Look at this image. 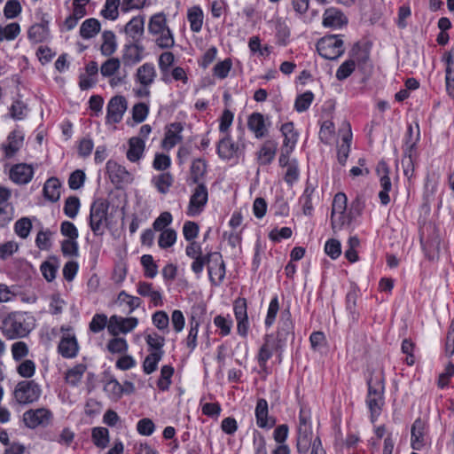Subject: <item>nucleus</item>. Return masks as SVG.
Segmentation results:
<instances>
[{"label": "nucleus", "instance_id": "obj_31", "mask_svg": "<svg viewBox=\"0 0 454 454\" xmlns=\"http://www.w3.org/2000/svg\"><path fill=\"white\" fill-rule=\"evenodd\" d=\"M417 138L412 141V143L409 145V150L404 151V156L402 160V164L403 167V173L406 176H411L414 170V165H413V156L415 153L416 145L417 142L419 140V125L417 124Z\"/></svg>", "mask_w": 454, "mask_h": 454}, {"label": "nucleus", "instance_id": "obj_53", "mask_svg": "<svg viewBox=\"0 0 454 454\" xmlns=\"http://www.w3.org/2000/svg\"><path fill=\"white\" fill-rule=\"evenodd\" d=\"M153 325L163 333L168 332L169 318L168 314L163 310H158L152 316Z\"/></svg>", "mask_w": 454, "mask_h": 454}, {"label": "nucleus", "instance_id": "obj_32", "mask_svg": "<svg viewBox=\"0 0 454 454\" xmlns=\"http://www.w3.org/2000/svg\"><path fill=\"white\" fill-rule=\"evenodd\" d=\"M50 35L48 23H36L32 25L27 32L28 39L35 43H42L45 41Z\"/></svg>", "mask_w": 454, "mask_h": 454}, {"label": "nucleus", "instance_id": "obj_9", "mask_svg": "<svg viewBox=\"0 0 454 454\" xmlns=\"http://www.w3.org/2000/svg\"><path fill=\"white\" fill-rule=\"evenodd\" d=\"M52 419V412L47 408L30 409L23 413V421L27 427L34 429L46 427Z\"/></svg>", "mask_w": 454, "mask_h": 454}, {"label": "nucleus", "instance_id": "obj_6", "mask_svg": "<svg viewBox=\"0 0 454 454\" xmlns=\"http://www.w3.org/2000/svg\"><path fill=\"white\" fill-rule=\"evenodd\" d=\"M41 394V387L35 380L20 381L13 392L14 399L20 404L35 403L40 398Z\"/></svg>", "mask_w": 454, "mask_h": 454}, {"label": "nucleus", "instance_id": "obj_61", "mask_svg": "<svg viewBox=\"0 0 454 454\" xmlns=\"http://www.w3.org/2000/svg\"><path fill=\"white\" fill-rule=\"evenodd\" d=\"M109 319L105 314H95L89 325L90 330L98 333L103 331L108 325Z\"/></svg>", "mask_w": 454, "mask_h": 454}, {"label": "nucleus", "instance_id": "obj_41", "mask_svg": "<svg viewBox=\"0 0 454 454\" xmlns=\"http://www.w3.org/2000/svg\"><path fill=\"white\" fill-rule=\"evenodd\" d=\"M164 352L149 354L145 356L143 363V371L145 374H151L157 370L159 362L162 359Z\"/></svg>", "mask_w": 454, "mask_h": 454}, {"label": "nucleus", "instance_id": "obj_46", "mask_svg": "<svg viewBox=\"0 0 454 454\" xmlns=\"http://www.w3.org/2000/svg\"><path fill=\"white\" fill-rule=\"evenodd\" d=\"M91 436L93 443L98 448L104 449L109 442V432L106 427H94Z\"/></svg>", "mask_w": 454, "mask_h": 454}, {"label": "nucleus", "instance_id": "obj_40", "mask_svg": "<svg viewBox=\"0 0 454 454\" xmlns=\"http://www.w3.org/2000/svg\"><path fill=\"white\" fill-rule=\"evenodd\" d=\"M152 182L159 192L165 194L168 192L169 187L172 185L173 176L170 173L165 172L157 176H154Z\"/></svg>", "mask_w": 454, "mask_h": 454}, {"label": "nucleus", "instance_id": "obj_63", "mask_svg": "<svg viewBox=\"0 0 454 454\" xmlns=\"http://www.w3.org/2000/svg\"><path fill=\"white\" fill-rule=\"evenodd\" d=\"M347 201L348 199L345 193H336L333 200L332 215L345 214L347 208Z\"/></svg>", "mask_w": 454, "mask_h": 454}, {"label": "nucleus", "instance_id": "obj_16", "mask_svg": "<svg viewBox=\"0 0 454 454\" xmlns=\"http://www.w3.org/2000/svg\"><path fill=\"white\" fill-rule=\"evenodd\" d=\"M254 415L260 428L270 429L276 425V419L269 416L268 402L263 398L257 400Z\"/></svg>", "mask_w": 454, "mask_h": 454}, {"label": "nucleus", "instance_id": "obj_8", "mask_svg": "<svg viewBox=\"0 0 454 454\" xmlns=\"http://www.w3.org/2000/svg\"><path fill=\"white\" fill-rule=\"evenodd\" d=\"M208 200V191L204 184H199L191 195L186 215L192 217L200 215Z\"/></svg>", "mask_w": 454, "mask_h": 454}, {"label": "nucleus", "instance_id": "obj_4", "mask_svg": "<svg viewBox=\"0 0 454 454\" xmlns=\"http://www.w3.org/2000/svg\"><path fill=\"white\" fill-rule=\"evenodd\" d=\"M109 203L98 199L92 202L90 210V227L95 236L104 235L108 226Z\"/></svg>", "mask_w": 454, "mask_h": 454}, {"label": "nucleus", "instance_id": "obj_59", "mask_svg": "<svg viewBox=\"0 0 454 454\" xmlns=\"http://www.w3.org/2000/svg\"><path fill=\"white\" fill-rule=\"evenodd\" d=\"M300 176L299 165L296 159H292L290 165L286 167V175L284 180L289 185H293Z\"/></svg>", "mask_w": 454, "mask_h": 454}, {"label": "nucleus", "instance_id": "obj_7", "mask_svg": "<svg viewBox=\"0 0 454 454\" xmlns=\"http://www.w3.org/2000/svg\"><path fill=\"white\" fill-rule=\"evenodd\" d=\"M207 265L211 285L221 286L226 274V267L222 254L218 252L208 253Z\"/></svg>", "mask_w": 454, "mask_h": 454}, {"label": "nucleus", "instance_id": "obj_26", "mask_svg": "<svg viewBox=\"0 0 454 454\" xmlns=\"http://www.w3.org/2000/svg\"><path fill=\"white\" fill-rule=\"evenodd\" d=\"M145 148V140L138 137H132L129 140L127 159L131 162H137L144 155Z\"/></svg>", "mask_w": 454, "mask_h": 454}, {"label": "nucleus", "instance_id": "obj_5", "mask_svg": "<svg viewBox=\"0 0 454 454\" xmlns=\"http://www.w3.org/2000/svg\"><path fill=\"white\" fill-rule=\"evenodd\" d=\"M318 54L330 60L339 59L345 51L344 42L340 35H329L322 37L317 43Z\"/></svg>", "mask_w": 454, "mask_h": 454}, {"label": "nucleus", "instance_id": "obj_29", "mask_svg": "<svg viewBox=\"0 0 454 454\" xmlns=\"http://www.w3.org/2000/svg\"><path fill=\"white\" fill-rule=\"evenodd\" d=\"M137 292L141 296L149 297L153 306L162 305V295L159 291L153 290L152 283L140 281L137 284Z\"/></svg>", "mask_w": 454, "mask_h": 454}, {"label": "nucleus", "instance_id": "obj_1", "mask_svg": "<svg viewBox=\"0 0 454 454\" xmlns=\"http://www.w3.org/2000/svg\"><path fill=\"white\" fill-rule=\"evenodd\" d=\"M35 327L34 316L27 312L15 311L3 319L1 330L6 339L15 340L27 337Z\"/></svg>", "mask_w": 454, "mask_h": 454}, {"label": "nucleus", "instance_id": "obj_21", "mask_svg": "<svg viewBox=\"0 0 454 454\" xmlns=\"http://www.w3.org/2000/svg\"><path fill=\"white\" fill-rule=\"evenodd\" d=\"M145 47L141 42H129L124 46L122 60L126 65H134L140 62L144 57Z\"/></svg>", "mask_w": 454, "mask_h": 454}, {"label": "nucleus", "instance_id": "obj_34", "mask_svg": "<svg viewBox=\"0 0 454 454\" xmlns=\"http://www.w3.org/2000/svg\"><path fill=\"white\" fill-rule=\"evenodd\" d=\"M100 22L94 18L85 20L80 27V35L83 39L95 37L100 31Z\"/></svg>", "mask_w": 454, "mask_h": 454}, {"label": "nucleus", "instance_id": "obj_27", "mask_svg": "<svg viewBox=\"0 0 454 454\" xmlns=\"http://www.w3.org/2000/svg\"><path fill=\"white\" fill-rule=\"evenodd\" d=\"M278 149V143L274 140L265 141L259 152L257 153V159L261 165L270 164L276 155Z\"/></svg>", "mask_w": 454, "mask_h": 454}, {"label": "nucleus", "instance_id": "obj_48", "mask_svg": "<svg viewBox=\"0 0 454 454\" xmlns=\"http://www.w3.org/2000/svg\"><path fill=\"white\" fill-rule=\"evenodd\" d=\"M286 315L287 317L286 319L282 317L280 322V326L277 334L278 341H285L288 339V337H294L293 324L290 320V313L287 311Z\"/></svg>", "mask_w": 454, "mask_h": 454}, {"label": "nucleus", "instance_id": "obj_38", "mask_svg": "<svg viewBox=\"0 0 454 454\" xmlns=\"http://www.w3.org/2000/svg\"><path fill=\"white\" fill-rule=\"evenodd\" d=\"M347 125L348 128V133L343 136L342 143L340 145H339L338 152H337L338 161L342 166L345 165V163L348 160V154L350 152V144H351V139H352V134L350 132V126L348 123Z\"/></svg>", "mask_w": 454, "mask_h": 454}, {"label": "nucleus", "instance_id": "obj_56", "mask_svg": "<svg viewBox=\"0 0 454 454\" xmlns=\"http://www.w3.org/2000/svg\"><path fill=\"white\" fill-rule=\"evenodd\" d=\"M314 99V94L311 91H306L299 95L294 102V108L297 112L302 113L309 109Z\"/></svg>", "mask_w": 454, "mask_h": 454}, {"label": "nucleus", "instance_id": "obj_23", "mask_svg": "<svg viewBox=\"0 0 454 454\" xmlns=\"http://www.w3.org/2000/svg\"><path fill=\"white\" fill-rule=\"evenodd\" d=\"M33 176V168L25 163L14 165L10 171V178L19 184H26L29 183Z\"/></svg>", "mask_w": 454, "mask_h": 454}, {"label": "nucleus", "instance_id": "obj_25", "mask_svg": "<svg viewBox=\"0 0 454 454\" xmlns=\"http://www.w3.org/2000/svg\"><path fill=\"white\" fill-rule=\"evenodd\" d=\"M445 62V84L446 91L450 97L454 98V55L452 51L445 53L442 58Z\"/></svg>", "mask_w": 454, "mask_h": 454}, {"label": "nucleus", "instance_id": "obj_20", "mask_svg": "<svg viewBox=\"0 0 454 454\" xmlns=\"http://www.w3.org/2000/svg\"><path fill=\"white\" fill-rule=\"evenodd\" d=\"M347 23V17L339 9L331 7L325 11L322 21L324 27L337 29Z\"/></svg>", "mask_w": 454, "mask_h": 454}, {"label": "nucleus", "instance_id": "obj_18", "mask_svg": "<svg viewBox=\"0 0 454 454\" xmlns=\"http://www.w3.org/2000/svg\"><path fill=\"white\" fill-rule=\"evenodd\" d=\"M242 153V149L235 144L229 134H226L217 145V153L223 160H231Z\"/></svg>", "mask_w": 454, "mask_h": 454}, {"label": "nucleus", "instance_id": "obj_57", "mask_svg": "<svg viewBox=\"0 0 454 454\" xmlns=\"http://www.w3.org/2000/svg\"><path fill=\"white\" fill-rule=\"evenodd\" d=\"M32 223L29 218L22 217L14 224L15 233L21 239H27L31 231Z\"/></svg>", "mask_w": 454, "mask_h": 454}, {"label": "nucleus", "instance_id": "obj_24", "mask_svg": "<svg viewBox=\"0 0 454 454\" xmlns=\"http://www.w3.org/2000/svg\"><path fill=\"white\" fill-rule=\"evenodd\" d=\"M247 127L256 138H262L268 134V127L261 113L254 112L248 116Z\"/></svg>", "mask_w": 454, "mask_h": 454}, {"label": "nucleus", "instance_id": "obj_36", "mask_svg": "<svg viewBox=\"0 0 454 454\" xmlns=\"http://www.w3.org/2000/svg\"><path fill=\"white\" fill-rule=\"evenodd\" d=\"M203 12L202 9L198 6H192L188 10L187 20L190 23L191 30L195 33H199L203 25Z\"/></svg>", "mask_w": 454, "mask_h": 454}, {"label": "nucleus", "instance_id": "obj_28", "mask_svg": "<svg viewBox=\"0 0 454 454\" xmlns=\"http://www.w3.org/2000/svg\"><path fill=\"white\" fill-rule=\"evenodd\" d=\"M78 343L74 336H63L59 344V352L63 357L73 358L78 353Z\"/></svg>", "mask_w": 454, "mask_h": 454}, {"label": "nucleus", "instance_id": "obj_14", "mask_svg": "<svg viewBox=\"0 0 454 454\" xmlns=\"http://www.w3.org/2000/svg\"><path fill=\"white\" fill-rule=\"evenodd\" d=\"M106 171L111 182L115 185L130 184L133 181L132 175L126 169V168L114 160L107 161Z\"/></svg>", "mask_w": 454, "mask_h": 454}, {"label": "nucleus", "instance_id": "obj_2", "mask_svg": "<svg viewBox=\"0 0 454 454\" xmlns=\"http://www.w3.org/2000/svg\"><path fill=\"white\" fill-rule=\"evenodd\" d=\"M385 378L382 370L373 371L367 379L368 392L366 405L371 413V421L374 423L384 405Z\"/></svg>", "mask_w": 454, "mask_h": 454}, {"label": "nucleus", "instance_id": "obj_15", "mask_svg": "<svg viewBox=\"0 0 454 454\" xmlns=\"http://www.w3.org/2000/svg\"><path fill=\"white\" fill-rule=\"evenodd\" d=\"M145 16L133 17L124 27L128 42H141L145 33Z\"/></svg>", "mask_w": 454, "mask_h": 454}, {"label": "nucleus", "instance_id": "obj_22", "mask_svg": "<svg viewBox=\"0 0 454 454\" xmlns=\"http://www.w3.org/2000/svg\"><path fill=\"white\" fill-rule=\"evenodd\" d=\"M157 76L155 67L153 63H144L135 74V82L141 86H151Z\"/></svg>", "mask_w": 454, "mask_h": 454}, {"label": "nucleus", "instance_id": "obj_51", "mask_svg": "<svg viewBox=\"0 0 454 454\" xmlns=\"http://www.w3.org/2000/svg\"><path fill=\"white\" fill-rule=\"evenodd\" d=\"M117 300L121 304L124 303L129 307L128 314H131L136 309L140 307L142 303L139 297L129 295L125 291H121L118 294Z\"/></svg>", "mask_w": 454, "mask_h": 454}, {"label": "nucleus", "instance_id": "obj_42", "mask_svg": "<svg viewBox=\"0 0 454 454\" xmlns=\"http://www.w3.org/2000/svg\"><path fill=\"white\" fill-rule=\"evenodd\" d=\"M174 374V368L171 365H163L160 369V376L157 380V387L161 391L168 390L171 385V378Z\"/></svg>", "mask_w": 454, "mask_h": 454}, {"label": "nucleus", "instance_id": "obj_58", "mask_svg": "<svg viewBox=\"0 0 454 454\" xmlns=\"http://www.w3.org/2000/svg\"><path fill=\"white\" fill-rule=\"evenodd\" d=\"M176 241V232L173 229H165L159 237L158 244L161 248H168Z\"/></svg>", "mask_w": 454, "mask_h": 454}, {"label": "nucleus", "instance_id": "obj_47", "mask_svg": "<svg viewBox=\"0 0 454 454\" xmlns=\"http://www.w3.org/2000/svg\"><path fill=\"white\" fill-rule=\"evenodd\" d=\"M106 348L112 354H124L128 351L129 344L124 338L114 336L109 340Z\"/></svg>", "mask_w": 454, "mask_h": 454}, {"label": "nucleus", "instance_id": "obj_50", "mask_svg": "<svg viewBox=\"0 0 454 454\" xmlns=\"http://www.w3.org/2000/svg\"><path fill=\"white\" fill-rule=\"evenodd\" d=\"M80 200L76 196H69L66 199L64 204V214L69 218H75L80 209Z\"/></svg>", "mask_w": 454, "mask_h": 454}, {"label": "nucleus", "instance_id": "obj_30", "mask_svg": "<svg viewBox=\"0 0 454 454\" xmlns=\"http://www.w3.org/2000/svg\"><path fill=\"white\" fill-rule=\"evenodd\" d=\"M280 131L284 137L282 149L294 151L298 140V134L294 131L293 122H286L281 126Z\"/></svg>", "mask_w": 454, "mask_h": 454}, {"label": "nucleus", "instance_id": "obj_17", "mask_svg": "<svg viewBox=\"0 0 454 454\" xmlns=\"http://www.w3.org/2000/svg\"><path fill=\"white\" fill-rule=\"evenodd\" d=\"M310 432L308 427V418L301 409L299 414V427H298V438H297V450L298 452H306L310 445L311 439L309 437Z\"/></svg>", "mask_w": 454, "mask_h": 454}, {"label": "nucleus", "instance_id": "obj_11", "mask_svg": "<svg viewBox=\"0 0 454 454\" xmlns=\"http://www.w3.org/2000/svg\"><path fill=\"white\" fill-rule=\"evenodd\" d=\"M128 103L123 96L113 97L108 104L106 109V122L107 123H119L127 110Z\"/></svg>", "mask_w": 454, "mask_h": 454}, {"label": "nucleus", "instance_id": "obj_60", "mask_svg": "<svg viewBox=\"0 0 454 454\" xmlns=\"http://www.w3.org/2000/svg\"><path fill=\"white\" fill-rule=\"evenodd\" d=\"M120 0H106L101 15L108 20H114L118 18V6Z\"/></svg>", "mask_w": 454, "mask_h": 454}, {"label": "nucleus", "instance_id": "obj_12", "mask_svg": "<svg viewBox=\"0 0 454 454\" xmlns=\"http://www.w3.org/2000/svg\"><path fill=\"white\" fill-rule=\"evenodd\" d=\"M376 171L380 176V184L381 190L379 192L380 203L387 206L390 202L388 192L391 191L392 184L388 176L389 168L385 161H380L377 165Z\"/></svg>", "mask_w": 454, "mask_h": 454}, {"label": "nucleus", "instance_id": "obj_49", "mask_svg": "<svg viewBox=\"0 0 454 454\" xmlns=\"http://www.w3.org/2000/svg\"><path fill=\"white\" fill-rule=\"evenodd\" d=\"M207 171L206 161L202 159H196L191 166V178L193 183L197 184L204 176Z\"/></svg>", "mask_w": 454, "mask_h": 454}, {"label": "nucleus", "instance_id": "obj_54", "mask_svg": "<svg viewBox=\"0 0 454 454\" xmlns=\"http://www.w3.org/2000/svg\"><path fill=\"white\" fill-rule=\"evenodd\" d=\"M141 264L145 270V276L148 278H153L158 274V266L151 254H144L141 257Z\"/></svg>", "mask_w": 454, "mask_h": 454}, {"label": "nucleus", "instance_id": "obj_13", "mask_svg": "<svg viewBox=\"0 0 454 454\" xmlns=\"http://www.w3.org/2000/svg\"><path fill=\"white\" fill-rule=\"evenodd\" d=\"M427 443V427L420 419H417L411 430V446L413 450H421Z\"/></svg>", "mask_w": 454, "mask_h": 454}, {"label": "nucleus", "instance_id": "obj_44", "mask_svg": "<svg viewBox=\"0 0 454 454\" xmlns=\"http://www.w3.org/2000/svg\"><path fill=\"white\" fill-rule=\"evenodd\" d=\"M20 33V26L17 22H12L5 27L0 25V43L6 40H14Z\"/></svg>", "mask_w": 454, "mask_h": 454}, {"label": "nucleus", "instance_id": "obj_3", "mask_svg": "<svg viewBox=\"0 0 454 454\" xmlns=\"http://www.w3.org/2000/svg\"><path fill=\"white\" fill-rule=\"evenodd\" d=\"M148 32L155 37V43L160 48L170 49L174 46V35L168 26L164 12H158L151 16L148 22Z\"/></svg>", "mask_w": 454, "mask_h": 454}, {"label": "nucleus", "instance_id": "obj_55", "mask_svg": "<svg viewBox=\"0 0 454 454\" xmlns=\"http://www.w3.org/2000/svg\"><path fill=\"white\" fill-rule=\"evenodd\" d=\"M121 67V61L117 58H110L100 67V73L105 77L114 75Z\"/></svg>", "mask_w": 454, "mask_h": 454}, {"label": "nucleus", "instance_id": "obj_35", "mask_svg": "<svg viewBox=\"0 0 454 454\" xmlns=\"http://www.w3.org/2000/svg\"><path fill=\"white\" fill-rule=\"evenodd\" d=\"M102 44L100 51L102 55L109 57L113 55L117 49L116 36L114 32L106 30L102 33Z\"/></svg>", "mask_w": 454, "mask_h": 454}, {"label": "nucleus", "instance_id": "obj_62", "mask_svg": "<svg viewBox=\"0 0 454 454\" xmlns=\"http://www.w3.org/2000/svg\"><path fill=\"white\" fill-rule=\"evenodd\" d=\"M11 351L13 360L21 361L28 355L29 348L26 342L20 340L12 345Z\"/></svg>", "mask_w": 454, "mask_h": 454}, {"label": "nucleus", "instance_id": "obj_19", "mask_svg": "<svg viewBox=\"0 0 454 454\" xmlns=\"http://www.w3.org/2000/svg\"><path fill=\"white\" fill-rule=\"evenodd\" d=\"M184 127L180 122L170 123L167 127L165 137L162 140V147L165 150H170L175 147L183 139L182 131Z\"/></svg>", "mask_w": 454, "mask_h": 454}, {"label": "nucleus", "instance_id": "obj_43", "mask_svg": "<svg viewBox=\"0 0 454 454\" xmlns=\"http://www.w3.org/2000/svg\"><path fill=\"white\" fill-rule=\"evenodd\" d=\"M104 390L114 401L120 400L123 395L122 385L116 379L109 380L105 384Z\"/></svg>", "mask_w": 454, "mask_h": 454}, {"label": "nucleus", "instance_id": "obj_52", "mask_svg": "<svg viewBox=\"0 0 454 454\" xmlns=\"http://www.w3.org/2000/svg\"><path fill=\"white\" fill-rule=\"evenodd\" d=\"M175 60L174 54L170 51H165L159 57V67L163 73L162 80L168 82V78L166 76L169 67L173 65Z\"/></svg>", "mask_w": 454, "mask_h": 454}, {"label": "nucleus", "instance_id": "obj_45", "mask_svg": "<svg viewBox=\"0 0 454 454\" xmlns=\"http://www.w3.org/2000/svg\"><path fill=\"white\" fill-rule=\"evenodd\" d=\"M85 371L86 366L82 364H79L69 369L65 377L67 383L76 386L81 381Z\"/></svg>", "mask_w": 454, "mask_h": 454}, {"label": "nucleus", "instance_id": "obj_33", "mask_svg": "<svg viewBox=\"0 0 454 454\" xmlns=\"http://www.w3.org/2000/svg\"><path fill=\"white\" fill-rule=\"evenodd\" d=\"M60 181L57 177L49 178L43 186L45 199L51 202H57L60 198Z\"/></svg>", "mask_w": 454, "mask_h": 454}, {"label": "nucleus", "instance_id": "obj_39", "mask_svg": "<svg viewBox=\"0 0 454 454\" xmlns=\"http://www.w3.org/2000/svg\"><path fill=\"white\" fill-rule=\"evenodd\" d=\"M145 342L148 346L149 352L157 353L164 352L165 338L157 333H152L145 336Z\"/></svg>", "mask_w": 454, "mask_h": 454}, {"label": "nucleus", "instance_id": "obj_10", "mask_svg": "<svg viewBox=\"0 0 454 454\" xmlns=\"http://www.w3.org/2000/svg\"><path fill=\"white\" fill-rule=\"evenodd\" d=\"M138 325L137 317H122L113 315L109 318L107 331L112 336H118L120 333L127 334L133 331Z\"/></svg>", "mask_w": 454, "mask_h": 454}, {"label": "nucleus", "instance_id": "obj_64", "mask_svg": "<svg viewBox=\"0 0 454 454\" xmlns=\"http://www.w3.org/2000/svg\"><path fill=\"white\" fill-rule=\"evenodd\" d=\"M356 62L353 59L344 61L336 71V78L339 81L347 79L355 70Z\"/></svg>", "mask_w": 454, "mask_h": 454}, {"label": "nucleus", "instance_id": "obj_37", "mask_svg": "<svg viewBox=\"0 0 454 454\" xmlns=\"http://www.w3.org/2000/svg\"><path fill=\"white\" fill-rule=\"evenodd\" d=\"M272 340L271 335H266L264 337V343L259 349V353L257 356L258 364L262 369L265 370L267 362L272 356V345L270 341Z\"/></svg>", "mask_w": 454, "mask_h": 454}]
</instances>
